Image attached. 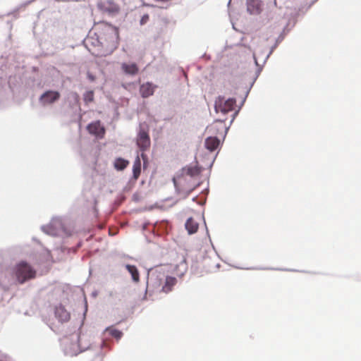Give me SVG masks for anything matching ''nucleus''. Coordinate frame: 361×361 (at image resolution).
I'll return each mask as SVG.
<instances>
[{
    "label": "nucleus",
    "mask_w": 361,
    "mask_h": 361,
    "mask_svg": "<svg viewBox=\"0 0 361 361\" xmlns=\"http://www.w3.org/2000/svg\"><path fill=\"white\" fill-rule=\"evenodd\" d=\"M97 39L100 44L109 52L116 49L118 44V30L114 26L105 24L97 32Z\"/></svg>",
    "instance_id": "f257e3e1"
},
{
    "label": "nucleus",
    "mask_w": 361,
    "mask_h": 361,
    "mask_svg": "<svg viewBox=\"0 0 361 361\" xmlns=\"http://www.w3.org/2000/svg\"><path fill=\"white\" fill-rule=\"evenodd\" d=\"M13 274L20 283L32 279L36 276V271L27 262H20L13 269Z\"/></svg>",
    "instance_id": "f03ea898"
},
{
    "label": "nucleus",
    "mask_w": 361,
    "mask_h": 361,
    "mask_svg": "<svg viewBox=\"0 0 361 361\" xmlns=\"http://www.w3.org/2000/svg\"><path fill=\"white\" fill-rule=\"evenodd\" d=\"M173 181L176 192L181 198H186L196 188L185 175L173 178Z\"/></svg>",
    "instance_id": "7ed1b4c3"
},
{
    "label": "nucleus",
    "mask_w": 361,
    "mask_h": 361,
    "mask_svg": "<svg viewBox=\"0 0 361 361\" xmlns=\"http://www.w3.org/2000/svg\"><path fill=\"white\" fill-rule=\"evenodd\" d=\"M236 101L235 99H225L223 97H219L214 104L215 111L216 113H221L226 114L229 111H232L234 109Z\"/></svg>",
    "instance_id": "20e7f679"
},
{
    "label": "nucleus",
    "mask_w": 361,
    "mask_h": 361,
    "mask_svg": "<svg viewBox=\"0 0 361 361\" xmlns=\"http://www.w3.org/2000/svg\"><path fill=\"white\" fill-rule=\"evenodd\" d=\"M158 277L156 279L151 278V283L153 286L161 287V291L165 293H168L172 290L173 286L177 283V279L173 276H166L164 281V283L162 285Z\"/></svg>",
    "instance_id": "39448f33"
},
{
    "label": "nucleus",
    "mask_w": 361,
    "mask_h": 361,
    "mask_svg": "<svg viewBox=\"0 0 361 361\" xmlns=\"http://www.w3.org/2000/svg\"><path fill=\"white\" fill-rule=\"evenodd\" d=\"M61 97L58 91L48 90L44 92L39 97V102L44 106L51 104L58 101Z\"/></svg>",
    "instance_id": "423d86ee"
},
{
    "label": "nucleus",
    "mask_w": 361,
    "mask_h": 361,
    "mask_svg": "<svg viewBox=\"0 0 361 361\" xmlns=\"http://www.w3.org/2000/svg\"><path fill=\"white\" fill-rule=\"evenodd\" d=\"M137 145L141 151L147 150L150 146V138L147 132L141 130L137 137Z\"/></svg>",
    "instance_id": "0eeeda50"
},
{
    "label": "nucleus",
    "mask_w": 361,
    "mask_h": 361,
    "mask_svg": "<svg viewBox=\"0 0 361 361\" xmlns=\"http://www.w3.org/2000/svg\"><path fill=\"white\" fill-rule=\"evenodd\" d=\"M88 132L97 137L102 138L105 134V128L101 126L99 121L92 122L87 126Z\"/></svg>",
    "instance_id": "6e6552de"
},
{
    "label": "nucleus",
    "mask_w": 361,
    "mask_h": 361,
    "mask_svg": "<svg viewBox=\"0 0 361 361\" xmlns=\"http://www.w3.org/2000/svg\"><path fill=\"white\" fill-rule=\"evenodd\" d=\"M157 87V85L152 84V82H147L143 84H142L140 86V93L143 98H147L152 95H153L156 88Z\"/></svg>",
    "instance_id": "1a4fd4ad"
},
{
    "label": "nucleus",
    "mask_w": 361,
    "mask_h": 361,
    "mask_svg": "<svg viewBox=\"0 0 361 361\" xmlns=\"http://www.w3.org/2000/svg\"><path fill=\"white\" fill-rule=\"evenodd\" d=\"M247 10L250 14H259L262 11V2L260 0H247Z\"/></svg>",
    "instance_id": "9d476101"
},
{
    "label": "nucleus",
    "mask_w": 361,
    "mask_h": 361,
    "mask_svg": "<svg viewBox=\"0 0 361 361\" xmlns=\"http://www.w3.org/2000/svg\"><path fill=\"white\" fill-rule=\"evenodd\" d=\"M121 70L124 73L130 75H135L139 72V68L135 63H123L121 64Z\"/></svg>",
    "instance_id": "9b49d317"
},
{
    "label": "nucleus",
    "mask_w": 361,
    "mask_h": 361,
    "mask_svg": "<svg viewBox=\"0 0 361 361\" xmlns=\"http://www.w3.org/2000/svg\"><path fill=\"white\" fill-rule=\"evenodd\" d=\"M220 144V141L216 137H209L205 140V147L211 152L216 149Z\"/></svg>",
    "instance_id": "f8f14e48"
},
{
    "label": "nucleus",
    "mask_w": 361,
    "mask_h": 361,
    "mask_svg": "<svg viewBox=\"0 0 361 361\" xmlns=\"http://www.w3.org/2000/svg\"><path fill=\"white\" fill-rule=\"evenodd\" d=\"M56 317L61 322H67L70 319V314L63 307H58L55 312Z\"/></svg>",
    "instance_id": "ddd939ff"
},
{
    "label": "nucleus",
    "mask_w": 361,
    "mask_h": 361,
    "mask_svg": "<svg viewBox=\"0 0 361 361\" xmlns=\"http://www.w3.org/2000/svg\"><path fill=\"white\" fill-rule=\"evenodd\" d=\"M198 223L193 218H189L185 223V228L189 234H193L198 230Z\"/></svg>",
    "instance_id": "4468645a"
},
{
    "label": "nucleus",
    "mask_w": 361,
    "mask_h": 361,
    "mask_svg": "<svg viewBox=\"0 0 361 361\" xmlns=\"http://www.w3.org/2000/svg\"><path fill=\"white\" fill-rule=\"evenodd\" d=\"M141 173V161L140 157L139 156H137L133 166V178L135 180H137Z\"/></svg>",
    "instance_id": "2eb2a0df"
},
{
    "label": "nucleus",
    "mask_w": 361,
    "mask_h": 361,
    "mask_svg": "<svg viewBox=\"0 0 361 361\" xmlns=\"http://www.w3.org/2000/svg\"><path fill=\"white\" fill-rule=\"evenodd\" d=\"M185 176L191 180L192 178L200 174V169L196 166H189L183 169Z\"/></svg>",
    "instance_id": "dca6fc26"
},
{
    "label": "nucleus",
    "mask_w": 361,
    "mask_h": 361,
    "mask_svg": "<svg viewBox=\"0 0 361 361\" xmlns=\"http://www.w3.org/2000/svg\"><path fill=\"white\" fill-rule=\"evenodd\" d=\"M126 267L128 272L131 274L133 281L138 283L140 281V274L137 267L134 265L130 264H127Z\"/></svg>",
    "instance_id": "f3484780"
},
{
    "label": "nucleus",
    "mask_w": 361,
    "mask_h": 361,
    "mask_svg": "<svg viewBox=\"0 0 361 361\" xmlns=\"http://www.w3.org/2000/svg\"><path fill=\"white\" fill-rule=\"evenodd\" d=\"M128 164H129V161L128 160H126L123 158H118L115 160L114 167L117 170L121 171V170H123L124 169H126Z\"/></svg>",
    "instance_id": "a211bd4d"
},
{
    "label": "nucleus",
    "mask_w": 361,
    "mask_h": 361,
    "mask_svg": "<svg viewBox=\"0 0 361 361\" xmlns=\"http://www.w3.org/2000/svg\"><path fill=\"white\" fill-rule=\"evenodd\" d=\"M105 331L109 332V334L116 339H120L123 336V332L118 329H114L112 326L107 327Z\"/></svg>",
    "instance_id": "6ab92c4d"
},
{
    "label": "nucleus",
    "mask_w": 361,
    "mask_h": 361,
    "mask_svg": "<svg viewBox=\"0 0 361 361\" xmlns=\"http://www.w3.org/2000/svg\"><path fill=\"white\" fill-rule=\"evenodd\" d=\"M84 100L86 103L92 102L94 100V92L88 91L84 94Z\"/></svg>",
    "instance_id": "aec40b11"
},
{
    "label": "nucleus",
    "mask_w": 361,
    "mask_h": 361,
    "mask_svg": "<svg viewBox=\"0 0 361 361\" xmlns=\"http://www.w3.org/2000/svg\"><path fill=\"white\" fill-rule=\"evenodd\" d=\"M149 20V16L148 14H144L140 21L141 25L146 24Z\"/></svg>",
    "instance_id": "412c9836"
},
{
    "label": "nucleus",
    "mask_w": 361,
    "mask_h": 361,
    "mask_svg": "<svg viewBox=\"0 0 361 361\" xmlns=\"http://www.w3.org/2000/svg\"><path fill=\"white\" fill-rule=\"evenodd\" d=\"M93 361H103V356L97 355V357H95Z\"/></svg>",
    "instance_id": "4be33fe9"
},
{
    "label": "nucleus",
    "mask_w": 361,
    "mask_h": 361,
    "mask_svg": "<svg viewBox=\"0 0 361 361\" xmlns=\"http://www.w3.org/2000/svg\"><path fill=\"white\" fill-rule=\"evenodd\" d=\"M140 157H142V159L145 161V159L147 158V156L145 154H144L143 152L141 154Z\"/></svg>",
    "instance_id": "5701e85b"
},
{
    "label": "nucleus",
    "mask_w": 361,
    "mask_h": 361,
    "mask_svg": "<svg viewBox=\"0 0 361 361\" xmlns=\"http://www.w3.org/2000/svg\"><path fill=\"white\" fill-rule=\"evenodd\" d=\"M88 78L92 81L94 80V77L90 74L88 75Z\"/></svg>",
    "instance_id": "b1692460"
},
{
    "label": "nucleus",
    "mask_w": 361,
    "mask_h": 361,
    "mask_svg": "<svg viewBox=\"0 0 361 361\" xmlns=\"http://www.w3.org/2000/svg\"><path fill=\"white\" fill-rule=\"evenodd\" d=\"M181 265L184 266L185 267H186V264L185 263H181Z\"/></svg>",
    "instance_id": "393cba45"
}]
</instances>
